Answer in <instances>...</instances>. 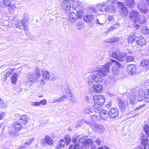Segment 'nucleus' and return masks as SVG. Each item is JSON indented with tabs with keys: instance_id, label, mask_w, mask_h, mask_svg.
I'll list each match as a JSON object with an SVG mask.
<instances>
[{
	"instance_id": "obj_57",
	"label": "nucleus",
	"mask_w": 149,
	"mask_h": 149,
	"mask_svg": "<svg viewBox=\"0 0 149 149\" xmlns=\"http://www.w3.org/2000/svg\"><path fill=\"white\" fill-rule=\"evenodd\" d=\"M24 30L26 31H28L29 30V28L28 26L25 23L24 25L23 26V28Z\"/></svg>"
},
{
	"instance_id": "obj_53",
	"label": "nucleus",
	"mask_w": 149,
	"mask_h": 149,
	"mask_svg": "<svg viewBox=\"0 0 149 149\" xmlns=\"http://www.w3.org/2000/svg\"><path fill=\"white\" fill-rule=\"evenodd\" d=\"M82 13L81 12L78 11L77 12V18L78 19H81L82 16Z\"/></svg>"
},
{
	"instance_id": "obj_14",
	"label": "nucleus",
	"mask_w": 149,
	"mask_h": 149,
	"mask_svg": "<svg viewBox=\"0 0 149 149\" xmlns=\"http://www.w3.org/2000/svg\"><path fill=\"white\" fill-rule=\"evenodd\" d=\"M117 3L118 8L121 9L120 12V14L123 16H126L128 12L125 6L122 3L120 2H117Z\"/></svg>"
},
{
	"instance_id": "obj_25",
	"label": "nucleus",
	"mask_w": 149,
	"mask_h": 149,
	"mask_svg": "<svg viewBox=\"0 0 149 149\" xmlns=\"http://www.w3.org/2000/svg\"><path fill=\"white\" fill-rule=\"evenodd\" d=\"M113 3V2L112 1L111 4L108 5V6H107V12L109 13H113L116 11V8L112 5Z\"/></svg>"
},
{
	"instance_id": "obj_29",
	"label": "nucleus",
	"mask_w": 149,
	"mask_h": 149,
	"mask_svg": "<svg viewBox=\"0 0 149 149\" xmlns=\"http://www.w3.org/2000/svg\"><path fill=\"white\" fill-rule=\"evenodd\" d=\"M28 118V116L24 114L19 117V120L21 123L24 125L27 123Z\"/></svg>"
},
{
	"instance_id": "obj_34",
	"label": "nucleus",
	"mask_w": 149,
	"mask_h": 149,
	"mask_svg": "<svg viewBox=\"0 0 149 149\" xmlns=\"http://www.w3.org/2000/svg\"><path fill=\"white\" fill-rule=\"evenodd\" d=\"M136 38V36H135L134 34L133 36H128L127 40L128 43H133V42H134V40Z\"/></svg>"
},
{
	"instance_id": "obj_64",
	"label": "nucleus",
	"mask_w": 149,
	"mask_h": 149,
	"mask_svg": "<svg viewBox=\"0 0 149 149\" xmlns=\"http://www.w3.org/2000/svg\"><path fill=\"white\" fill-rule=\"evenodd\" d=\"M135 22L136 23L134 24V26L136 29H138L139 28V24L136 23L137 22Z\"/></svg>"
},
{
	"instance_id": "obj_51",
	"label": "nucleus",
	"mask_w": 149,
	"mask_h": 149,
	"mask_svg": "<svg viewBox=\"0 0 149 149\" xmlns=\"http://www.w3.org/2000/svg\"><path fill=\"white\" fill-rule=\"evenodd\" d=\"M145 104H143L142 105H140L138 107H137L136 108L134 109V111L141 110V109L145 108Z\"/></svg>"
},
{
	"instance_id": "obj_22",
	"label": "nucleus",
	"mask_w": 149,
	"mask_h": 149,
	"mask_svg": "<svg viewBox=\"0 0 149 149\" xmlns=\"http://www.w3.org/2000/svg\"><path fill=\"white\" fill-rule=\"evenodd\" d=\"M67 96L64 95L60 98L57 99H54L51 101L49 102V103L51 104L54 103L56 102L60 103L63 102L65 99L66 98Z\"/></svg>"
},
{
	"instance_id": "obj_36",
	"label": "nucleus",
	"mask_w": 149,
	"mask_h": 149,
	"mask_svg": "<svg viewBox=\"0 0 149 149\" xmlns=\"http://www.w3.org/2000/svg\"><path fill=\"white\" fill-rule=\"evenodd\" d=\"M93 112L92 109L89 106H88L85 108L84 112L86 114H90Z\"/></svg>"
},
{
	"instance_id": "obj_55",
	"label": "nucleus",
	"mask_w": 149,
	"mask_h": 149,
	"mask_svg": "<svg viewBox=\"0 0 149 149\" xmlns=\"http://www.w3.org/2000/svg\"><path fill=\"white\" fill-rule=\"evenodd\" d=\"M5 114L6 113L4 112H2L0 113V120L3 118Z\"/></svg>"
},
{
	"instance_id": "obj_2",
	"label": "nucleus",
	"mask_w": 149,
	"mask_h": 149,
	"mask_svg": "<svg viewBox=\"0 0 149 149\" xmlns=\"http://www.w3.org/2000/svg\"><path fill=\"white\" fill-rule=\"evenodd\" d=\"M94 102L93 108L95 112H99L101 106L103 105L105 102V99L102 95L95 96L93 97Z\"/></svg>"
},
{
	"instance_id": "obj_8",
	"label": "nucleus",
	"mask_w": 149,
	"mask_h": 149,
	"mask_svg": "<svg viewBox=\"0 0 149 149\" xmlns=\"http://www.w3.org/2000/svg\"><path fill=\"white\" fill-rule=\"evenodd\" d=\"M149 4V0H141L140 2L138 4L137 7L140 11L144 13H146L148 11L146 7L145 3Z\"/></svg>"
},
{
	"instance_id": "obj_20",
	"label": "nucleus",
	"mask_w": 149,
	"mask_h": 149,
	"mask_svg": "<svg viewBox=\"0 0 149 149\" xmlns=\"http://www.w3.org/2000/svg\"><path fill=\"white\" fill-rule=\"evenodd\" d=\"M77 18V16L76 14L74 12H72L70 13L69 15L68 20L71 23L75 22Z\"/></svg>"
},
{
	"instance_id": "obj_45",
	"label": "nucleus",
	"mask_w": 149,
	"mask_h": 149,
	"mask_svg": "<svg viewBox=\"0 0 149 149\" xmlns=\"http://www.w3.org/2000/svg\"><path fill=\"white\" fill-rule=\"evenodd\" d=\"M65 140L66 144L68 145L71 142V137L69 136H66L65 137Z\"/></svg>"
},
{
	"instance_id": "obj_46",
	"label": "nucleus",
	"mask_w": 149,
	"mask_h": 149,
	"mask_svg": "<svg viewBox=\"0 0 149 149\" xmlns=\"http://www.w3.org/2000/svg\"><path fill=\"white\" fill-rule=\"evenodd\" d=\"M5 107V104L3 102V100L0 98V108L3 109Z\"/></svg>"
},
{
	"instance_id": "obj_21",
	"label": "nucleus",
	"mask_w": 149,
	"mask_h": 149,
	"mask_svg": "<svg viewBox=\"0 0 149 149\" xmlns=\"http://www.w3.org/2000/svg\"><path fill=\"white\" fill-rule=\"evenodd\" d=\"M62 6L67 12L70 10V5L69 2L67 0H64L63 1L62 4Z\"/></svg>"
},
{
	"instance_id": "obj_19",
	"label": "nucleus",
	"mask_w": 149,
	"mask_h": 149,
	"mask_svg": "<svg viewBox=\"0 0 149 149\" xmlns=\"http://www.w3.org/2000/svg\"><path fill=\"white\" fill-rule=\"evenodd\" d=\"M93 84L92 85L93 86V90L92 91L93 92L96 93H100L102 90L103 87L102 85L97 84H96L95 85Z\"/></svg>"
},
{
	"instance_id": "obj_41",
	"label": "nucleus",
	"mask_w": 149,
	"mask_h": 149,
	"mask_svg": "<svg viewBox=\"0 0 149 149\" xmlns=\"http://www.w3.org/2000/svg\"><path fill=\"white\" fill-rule=\"evenodd\" d=\"M13 70H14V68L12 69H10L8 70L7 72L5 74V78L6 79L7 77H9L12 74L13 72Z\"/></svg>"
},
{
	"instance_id": "obj_44",
	"label": "nucleus",
	"mask_w": 149,
	"mask_h": 149,
	"mask_svg": "<svg viewBox=\"0 0 149 149\" xmlns=\"http://www.w3.org/2000/svg\"><path fill=\"white\" fill-rule=\"evenodd\" d=\"M108 78L111 80V81L113 82H114L116 80H117L116 77L114 76L113 75H109L108 77Z\"/></svg>"
},
{
	"instance_id": "obj_12",
	"label": "nucleus",
	"mask_w": 149,
	"mask_h": 149,
	"mask_svg": "<svg viewBox=\"0 0 149 149\" xmlns=\"http://www.w3.org/2000/svg\"><path fill=\"white\" fill-rule=\"evenodd\" d=\"M118 103L120 110L123 111H124L126 107L128 105L127 100L119 98L118 100Z\"/></svg>"
},
{
	"instance_id": "obj_28",
	"label": "nucleus",
	"mask_w": 149,
	"mask_h": 149,
	"mask_svg": "<svg viewBox=\"0 0 149 149\" xmlns=\"http://www.w3.org/2000/svg\"><path fill=\"white\" fill-rule=\"evenodd\" d=\"M127 55V54L124 52H120L118 53V60L120 62L123 61V58Z\"/></svg>"
},
{
	"instance_id": "obj_43",
	"label": "nucleus",
	"mask_w": 149,
	"mask_h": 149,
	"mask_svg": "<svg viewBox=\"0 0 149 149\" xmlns=\"http://www.w3.org/2000/svg\"><path fill=\"white\" fill-rule=\"evenodd\" d=\"M126 61L128 62L133 61L134 60V56H128L126 58Z\"/></svg>"
},
{
	"instance_id": "obj_1",
	"label": "nucleus",
	"mask_w": 149,
	"mask_h": 149,
	"mask_svg": "<svg viewBox=\"0 0 149 149\" xmlns=\"http://www.w3.org/2000/svg\"><path fill=\"white\" fill-rule=\"evenodd\" d=\"M111 64V62H107L106 65L99 66L97 68V73L89 77L88 79V83L91 86L93 82H100L103 80L102 76H106L109 72V67Z\"/></svg>"
},
{
	"instance_id": "obj_35",
	"label": "nucleus",
	"mask_w": 149,
	"mask_h": 149,
	"mask_svg": "<svg viewBox=\"0 0 149 149\" xmlns=\"http://www.w3.org/2000/svg\"><path fill=\"white\" fill-rule=\"evenodd\" d=\"M45 141L46 143L48 145H51L53 143V140L48 136L45 137Z\"/></svg>"
},
{
	"instance_id": "obj_30",
	"label": "nucleus",
	"mask_w": 149,
	"mask_h": 149,
	"mask_svg": "<svg viewBox=\"0 0 149 149\" xmlns=\"http://www.w3.org/2000/svg\"><path fill=\"white\" fill-rule=\"evenodd\" d=\"M12 127L15 130L18 131L20 130L22 126L18 122H16L12 125Z\"/></svg>"
},
{
	"instance_id": "obj_6",
	"label": "nucleus",
	"mask_w": 149,
	"mask_h": 149,
	"mask_svg": "<svg viewBox=\"0 0 149 149\" xmlns=\"http://www.w3.org/2000/svg\"><path fill=\"white\" fill-rule=\"evenodd\" d=\"M129 18L134 22L143 23L141 21V17L139 15V13L136 10H132L130 14Z\"/></svg>"
},
{
	"instance_id": "obj_16",
	"label": "nucleus",
	"mask_w": 149,
	"mask_h": 149,
	"mask_svg": "<svg viewBox=\"0 0 149 149\" xmlns=\"http://www.w3.org/2000/svg\"><path fill=\"white\" fill-rule=\"evenodd\" d=\"M136 66L135 65H129L127 67V71L129 74L133 75L136 73Z\"/></svg>"
},
{
	"instance_id": "obj_37",
	"label": "nucleus",
	"mask_w": 149,
	"mask_h": 149,
	"mask_svg": "<svg viewBox=\"0 0 149 149\" xmlns=\"http://www.w3.org/2000/svg\"><path fill=\"white\" fill-rule=\"evenodd\" d=\"M35 76H36L38 78V79L40 77V70L38 68L36 69L35 72H33Z\"/></svg>"
},
{
	"instance_id": "obj_9",
	"label": "nucleus",
	"mask_w": 149,
	"mask_h": 149,
	"mask_svg": "<svg viewBox=\"0 0 149 149\" xmlns=\"http://www.w3.org/2000/svg\"><path fill=\"white\" fill-rule=\"evenodd\" d=\"M138 91L133 89L128 93V97L129 99L130 103L131 104H134L135 103L137 94Z\"/></svg>"
},
{
	"instance_id": "obj_13",
	"label": "nucleus",
	"mask_w": 149,
	"mask_h": 149,
	"mask_svg": "<svg viewBox=\"0 0 149 149\" xmlns=\"http://www.w3.org/2000/svg\"><path fill=\"white\" fill-rule=\"evenodd\" d=\"M118 114L119 111L117 108H111L109 112V118L111 119L115 118L118 116Z\"/></svg>"
},
{
	"instance_id": "obj_47",
	"label": "nucleus",
	"mask_w": 149,
	"mask_h": 149,
	"mask_svg": "<svg viewBox=\"0 0 149 149\" xmlns=\"http://www.w3.org/2000/svg\"><path fill=\"white\" fill-rule=\"evenodd\" d=\"M99 118V116H97L95 115L91 116V118L92 119V120H96L97 119H98Z\"/></svg>"
},
{
	"instance_id": "obj_62",
	"label": "nucleus",
	"mask_w": 149,
	"mask_h": 149,
	"mask_svg": "<svg viewBox=\"0 0 149 149\" xmlns=\"http://www.w3.org/2000/svg\"><path fill=\"white\" fill-rule=\"evenodd\" d=\"M79 139L78 140V142L79 143H82V142H83V141H84V140H83V138L82 137L81 138H79Z\"/></svg>"
},
{
	"instance_id": "obj_59",
	"label": "nucleus",
	"mask_w": 149,
	"mask_h": 149,
	"mask_svg": "<svg viewBox=\"0 0 149 149\" xmlns=\"http://www.w3.org/2000/svg\"><path fill=\"white\" fill-rule=\"evenodd\" d=\"M138 94V95L141 96H144L145 94L143 92L141 91H140L139 92L138 91L137 93Z\"/></svg>"
},
{
	"instance_id": "obj_32",
	"label": "nucleus",
	"mask_w": 149,
	"mask_h": 149,
	"mask_svg": "<svg viewBox=\"0 0 149 149\" xmlns=\"http://www.w3.org/2000/svg\"><path fill=\"white\" fill-rule=\"evenodd\" d=\"M19 74L16 73L13 74L11 77V81L12 83L15 84Z\"/></svg>"
},
{
	"instance_id": "obj_31",
	"label": "nucleus",
	"mask_w": 149,
	"mask_h": 149,
	"mask_svg": "<svg viewBox=\"0 0 149 149\" xmlns=\"http://www.w3.org/2000/svg\"><path fill=\"white\" fill-rule=\"evenodd\" d=\"M23 19L22 20H19L16 21V25L17 28L20 29H22L23 26L25 24V22H23Z\"/></svg>"
},
{
	"instance_id": "obj_61",
	"label": "nucleus",
	"mask_w": 149,
	"mask_h": 149,
	"mask_svg": "<svg viewBox=\"0 0 149 149\" xmlns=\"http://www.w3.org/2000/svg\"><path fill=\"white\" fill-rule=\"evenodd\" d=\"M79 147V145L77 143L75 144L73 147V149H78Z\"/></svg>"
},
{
	"instance_id": "obj_56",
	"label": "nucleus",
	"mask_w": 149,
	"mask_h": 149,
	"mask_svg": "<svg viewBox=\"0 0 149 149\" xmlns=\"http://www.w3.org/2000/svg\"><path fill=\"white\" fill-rule=\"evenodd\" d=\"M120 24L118 23H116L115 24H114L113 25V26L111 27L110 28V30H111V28H113V29H116V27H118V26H119Z\"/></svg>"
},
{
	"instance_id": "obj_17",
	"label": "nucleus",
	"mask_w": 149,
	"mask_h": 149,
	"mask_svg": "<svg viewBox=\"0 0 149 149\" xmlns=\"http://www.w3.org/2000/svg\"><path fill=\"white\" fill-rule=\"evenodd\" d=\"M141 145L144 149H149V141L148 137L145 135H143L142 138Z\"/></svg>"
},
{
	"instance_id": "obj_52",
	"label": "nucleus",
	"mask_w": 149,
	"mask_h": 149,
	"mask_svg": "<svg viewBox=\"0 0 149 149\" xmlns=\"http://www.w3.org/2000/svg\"><path fill=\"white\" fill-rule=\"evenodd\" d=\"M79 136H74L72 139V142L74 143H75L77 142V140L78 139Z\"/></svg>"
},
{
	"instance_id": "obj_49",
	"label": "nucleus",
	"mask_w": 149,
	"mask_h": 149,
	"mask_svg": "<svg viewBox=\"0 0 149 149\" xmlns=\"http://www.w3.org/2000/svg\"><path fill=\"white\" fill-rule=\"evenodd\" d=\"M144 100L145 102H149V95L147 93L145 94Z\"/></svg>"
},
{
	"instance_id": "obj_27",
	"label": "nucleus",
	"mask_w": 149,
	"mask_h": 149,
	"mask_svg": "<svg viewBox=\"0 0 149 149\" xmlns=\"http://www.w3.org/2000/svg\"><path fill=\"white\" fill-rule=\"evenodd\" d=\"M141 65L147 69H149V60L147 59L142 60L141 63Z\"/></svg>"
},
{
	"instance_id": "obj_15",
	"label": "nucleus",
	"mask_w": 149,
	"mask_h": 149,
	"mask_svg": "<svg viewBox=\"0 0 149 149\" xmlns=\"http://www.w3.org/2000/svg\"><path fill=\"white\" fill-rule=\"evenodd\" d=\"M99 112H96L98 113H100V118L102 120H106L109 117V112H107L105 110L103 109L101 110V108L100 109Z\"/></svg>"
},
{
	"instance_id": "obj_24",
	"label": "nucleus",
	"mask_w": 149,
	"mask_h": 149,
	"mask_svg": "<svg viewBox=\"0 0 149 149\" xmlns=\"http://www.w3.org/2000/svg\"><path fill=\"white\" fill-rule=\"evenodd\" d=\"M42 77L45 80H49L50 79L49 72L45 70L42 69Z\"/></svg>"
},
{
	"instance_id": "obj_40",
	"label": "nucleus",
	"mask_w": 149,
	"mask_h": 149,
	"mask_svg": "<svg viewBox=\"0 0 149 149\" xmlns=\"http://www.w3.org/2000/svg\"><path fill=\"white\" fill-rule=\"evenodd\" d=\"M34 139V138H32L30 139L29 140H26L24 143L25 146V147H27L29 145L33 140Z\"/></svg>"
},
{
	"instance_id": "obj_23",
	"label": "nucleus",
	"mask_w": 149,
	"mask_h": 149,
	"mask_svg": "<svg viewBox=\"0 0 149 149\" xmlns=\"http://www.w3.org/2000/svg\"><path fill=\"white\" fill-rule=\"evenodd\" d=\"M93 142L92 140L91 139H87L83 141L84 146L85 147L86 149H88L89 147V146L93 144Z\"/></svg>"
},
{
	"instance_id": "obj_18",
	"label": "nucleus",
	"mask_w": 149,
	"mask_h": 149,
	"mask_svg": "<svg viewBox=\"0 0 149 149\" xmlns=\"http://www.w3.org/2000/svg\"><path fill=\"white\" fill-rule=\"evenodd\" d=\"M135 44L140 46H143L146 44V42L145 39L142 36H137V39L135 42Z\"/></svg>"
},
{
	"instance_id": "obj_33",
	"label": "nucleus",
	"mask_w": 149,
	"mask_h": 149,
	"mask_svg": "<svg viewBox=\"0 0 149 149\" xmlns=\"http://www.w3.org/2000/svg\"><path fill=\"white\" fill-rule=\"evenodd\" d=\"M58 145L57 146L56 148L57 149H60L61 147H64L65 144V142L64 140L61 139L58 142Z\"/></svg>"
},
{
	"instance_id": "obj_60",
	"label": "nucleus",
	"mask_w": 149,
	"mask_h": 149,
	"mask_svg": "<svg viewBox=\"0 0 149 149\" xmlns=\"http://www.w3.org/2000/svg\"><path fill=\"white\" fill-rule=\"evenodd\" d=\"M138 100L139 101H142L143 99H144V96H141L138 95Z\"/></svg>"
},
{
	"instance_id": "obj_39",
	"label": "nucleus",
	"mask_w": 149,
	"mask_h": 149,
	"mask_svg": "<svg viewBox=\"0 0 149 149\" xmlns=\"http://www.w3.org/2000/svg\"><path fill=\"white\" fill-rule=\"evenodd\" d=\"M134 2V0H126L125 4L127 6L132 7Z\"/></svg>"
},
{
	"instance_id": "obj_38",
	"label": "nucleus",
	"mask_w": 149,
	"mask_h": 149,
	"mask_svg": "<svg viewBox=\"0 0 149 149\" xmlns=\"http://www.w3.org/2000/svg\"><path fill=\"white\" fill-rule=\"evenodd\" d=\"M23 20L24 22H28L29 19V14L27 13H25L23 15Z\"/></svg>"
},
{
	"instance_id": "obj_26",
	"label": "nucleus",
	"mask_w": 149,
	"mask_h": 149,
	"mask_svg": "<svg viewBox=\"0 0 149 149\" xmlns=\"http://www.w3.org/2000/svg\"><path fill=\"white\" fill-rule=\"evenodd\" d=\"M47 104V101L45 100H43L39 102H31V105L35 106L45 105Z\"/></svg>"
},
{
	"instance_id": "obj_11",
	"label": "nucleus",
	"mask_w": 149,
	"mask_h": 149,
	"mask_svg": "<svg viewBox=\"0 0 149 149\" xmlns=\"http://www.w3.org/2000/svg\"><path fill=\"white\" fill-rule=\"evenodd\" d=\"M95 19L93 15H87L83 17L84 20L91 26H93L95 24Z\"/></svg>"
},
{
	"instance_id": "obj_54",
	"label": "nucleus",
	"mask_w": 149,
	"mask_h": 149,
	"mask_svg": "<svg viewBox=\"0 0 149 149\" xmlns=\"http://www.w3.org/2000/svg\"><path fill=\"white\" fill-rule=\"evenodd\" d=\"M94 142L97 145L100 146L101 144L102 141L100 139H98L96 140Z\"/></svg>"
},
{
	"instance_id": "obj_3",
	"label": "nucleus",
	"mask_w": 149,
	"mask_h": 149,
	"mask_svg": "<svg viewBox=\"0 0 149 149\" xmlns=\"http://www.w3.org/2000/svg\"><path fill=\"white\" fill-rule=\"evenodd\" d=\"M108 62H111V64L109 67L111 65H113L112 68V73L114 75H117L119 74V69L121 66V64L118 61L114 60H111L110 61Z\"/></svg>"
},
{
	"instance_id": "obj_50",
	"label": "nucleus",
	"mask_w": 149,
	"mask_h": 149,
	"mask_svg": "<svg viewBox=\"0 0 149 149\" xmlns=\"http://www.w3.org/2000/svg\"><path fill=\"white\" fill-rule=\"evenodd\" d=\"M119 40V38L114 37L111 39V42H116Z\"/></svg>"
},
{
	"instance_id": "obj_5",
	"label": "nucleus",
	"mask_w": 149,
	"mask_h": 149,
	"mask_svg": "<svg viewBox=\"0 0 149 149\" xmlns=\"http://www.w3.org/2000/svg\"><path fill=\"white\" fill-rule=\"evenodd\" d=\"M27 78L28 81H25V85L28 87L32 85L38 80V78L36 76H35L34 74L32 72H30L28 73Z\"/></svg>"
},
{
	"instance_id": "obj_42",
	"label": "nucleus",
	"mask_w": 149,
	"mask_h": 149,
	"mask_svg": "<svg viewBox=\"0 0 149 149\" xmlns=\"http://www.w3.org/2000/svg\"><path fill=\"white\" fill-rule=\"evenodd\" d=\"M144 130L145 133L149 137V127L147 125H145L144 127Z\"/></svg>"
},
{
	"instance_id": "obj_7",
	"label": "nucleus",
	"mask_w": 149,
	"mask_h": 149,
	"mask_svg": "<svg viewBox=\"0 0 149 149\" xmlns=\"http://www.w3.org/2000/svg\"><path fill=\"white\" fill-rule=\"evenodd\" d=\"M85 122L88 125H90L91 128L95 132H103L104 130V128L102 125H98L92 123L87 122L86 121Z\"/></svg>"
},
{
	"instance_id": "obj_4",
	"label": "nucleus",
	"mask_w": 149,
	"mask_h": 149,
	"mask_svg": "<svg viewBox=\"0 0 149 149\" xmlns=\"http://www.w3.org/2000/svg\"><path fill=\"white\" fill-rule=\"evenodd\" d=\"M0 7H8L10 12L12 14L15 8L14 5L10 4V0H0Z\"/></svg>"
},
{
	"instance_id": "obj_10",
	"label": "nucleus",
	"mask_w": 149,
	"mask_h": 149,
	"mask_svg": "<svg viewBox=\"0 0 149 149\" xmlns=\"http://www.w3.org/2000/svg\"><path fill=\"white\" fill-rule=\"evenodd\" d=\"M112 0H109L104 2L102 4H99L97 5V7L100 11L107 12V6L108 5L111 4Z\"/></svg>"
},
{
	"instance_id": "obj_63",
	"label": "nucleus",
	"mask_w": 149,
	"mask_h": 149,
	"mask_svg": "<svg viewBox=\"0 0 149 149\" xmlns=\"http://www.w3.org/2000/svg\"><path fill=\"white\" fill-rule=\"evenodd\" d=\"M112 105L111 103V102H109L108 104H106V107L107 108H109L112 106Z\"/></svg>"
},
{
	"instance_id": "obj_58",
	"label": "nucleus",
	"mask_w": 149,
	"mask_h": 149,
	"mask_svg": "<svg viewBox=\"0 0 149 149\" xmlns=\"http://www.w3.org/2000/svg\"><path fill=\"white\" fill-rule=\"evenodd\" d=\"M108 19L109 21L110 22H112L113 21L114 19L113 17L111 16H110L108 17Z\"/></svg>"
},
{
	"instance_id": "obj_48",
	"label": "nucleus",
	"mask_w": 149,
	"mask_h": 149,
	"mask_svg": "<svg viewBox=\"0 0 149 149\" xmlns=\"http://www.w3.org/2000/svg\"><path fill=\"white\" fill-rule=\"evenodd\" d=\"M111 55L113 58L118 60V54L116 52H113L112 53Z\"/></svg>"
}]
</instances>
